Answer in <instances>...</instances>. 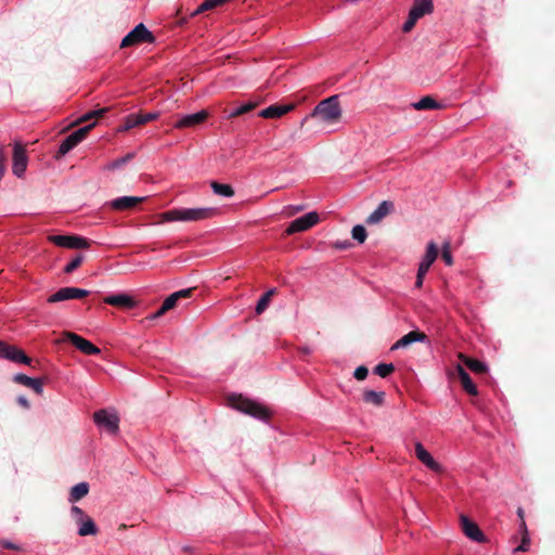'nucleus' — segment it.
I'll return each instance as SVG.
<instances>
[{"label": "nucleus", "mask_w": 555, "mask_h": 555, "mask_svg": "<svg viewBox=\"0 0 555 555\" xmlns=\"http://www.w3.org/2000/svg\"><path fill=\"white\" fill-rule=\"evenodd\" d=\"M109 111L108 107H103L94 111H90L83 114L75 124H85L90 121L91 119H99L105 116V114Z\"/></svg>", "instance_id": "nucleus-34"}, {"label": "nucleus", "mask_w": 555, "mask_h": 555, "mask_svg": "<svg viewBox=\"0 0 555 555\" xmlns=\"http://www.w3.org/2000/svg\"><path fill=\"white\" fill-rule=\"evenodd\" d=\"M276 293L275 288L269 289L267 293H264L261 298L258 300L257 306L255 308L256 314H261L264 312V310L268 308L272 296H274Z\"/></svg>", "instance_id": "nucleus-33"}, {"label": "nucleus", "mask_w": 555, "mask_h": 555, "mask_svg": "<svg viewBox=\"0 0 555 555\" xmlns=\"http://www.w3.org/2000/svg\"><path fill=\"white\" fill-rule=\"evenodd\" d=\"M89 493V483L88 482H79L75 485L68 495V501L70 503H76L82 498H85Z\"/></svg>", "instance_id": "nucleus-29"}, {"label": "nucleus", "mask_w": 555, "mask_h": 555, "mask_svg": "<svg viewBox=\"0 0 555 555\" xmlns=\"http://www.w3.org/2000/svg\"><path fill=\"white\" fill-rule=\"evenodd\" d=\"M159 117V113L151 112V113H139V114H130L125 120L124 125L120 127V131H127L134 127L145 125L150 121H153Z\"/></svg>", "instance_id": "nucleus-12"}, {"label": "nucleus", "mask_w": 555, "mask_h": 555, "mask_svg": "<svg viewBox=\"0 0 555 555\" xmlns=\"http://www.w3.org/2000/svg\"><path fill=\"white\" fill-rule=\"evenodd\" d=\"M218 215L219 209L215 207L179 208L164 212L163 218L165 221H201Z\"/></svg>", "instance_id": "nucleus-2"}, {"label": "nucleus", "mask_w": 555, "mask_h": 555, "mask_svg": "<svg viewBox=\"0 0 555 555\" xmlns=\"http://www.w3.org/2000/svg\"><path fill=\"white\" fill-rule=\"evenodd\" d=\"M395 371V366L392 363H379L375 366L374 373L380 376L382 378H386Z\"/></svg>", "instance_id": "nucleus-37"}, {"label": "nucleus", "mask_w": 555, "mask_h": 555, "mask_svg": "<svg viewBox=\"0 0 555 555\" xmlns=\"http://www.w3.org/2000/svg\"><path fill=\"white\" fill-rule=\"evenodd\" d=\"M393 208V204L388 201H384L379 206L366 218V223L376 224L382 221L386 216L390 214Z\"/></svg>", "instance_id": "nucleus-22"}, {"label": "nucleus", "mask_w": 555, "mask_h": 555, "mask_svg": "<svg viewBox=\"0 0 555 555\" xmlns=\"http://www.w3.org/2000/svg\"><path fill=\"white\" fill-rule=\"evenodd\" d=\"M95 126V121L89 124L82 128L70 133L67 138H65L59 146L56 152V158H61L66 155L70 150L77 146L90 132V130Z\"/></svg>", "instance_id": "nucleus-5"}, {"label": "nucleus", "mask_w": 555, "mask_h": 555, "mask_svg": "<svg viewBox=\"0 0 555 555\" xmlns=\"http://www.w3.org/2000/svg\"><path fill=\"white\" fill-rule=\"evenodd\" d=\"M103 301L106 305L125 310H131L138 307V301L132 296L125 293L106 296Z\"/></svg>", "instance_id": "nucleus-14"}, {"label": "nucleus", "mask_w": 555, "mask_h": 555, "mask_svg": "<svg viewBox=\"0 0 555 555\" xmlns=\"http://www.w3.org/2000/svg\"><path fill=\"white\" fill-rule=\"evenodd\" d=\"M462 529L467 538L476 542H485L486 537L479 529L476 522L468 519L466 516H461Z\"/></svg>", "instance_id": "nucleus-19"}, {"label": "nucleus", "mask_w": 555, "mask_h": 555, "mask_svg": "<svg viewBox=\"0 0 555 555\" xmlns=\"http://www.w3.org/2000/svg\"><path fill=\"white\" fill-rule=\"evenodd\" d=\"M230 0H205L196 10H194L190 16L194 17L201 13H204L206 11L216 9L218 7L223 5L224 3L229 2Z\"/></svg>", "instance_id": "nucleus-31"}, {"label": "nucleus", "mask_w": 555, "mask_h": 555, "mask_svg": "<svg viewBox=\"0 0 555 555\" xmlns=\"http://www.w3.org/2000/svg\"><path fill=\"white\" fill-rule=\"evenodd\" d=\"M70 514H72L75 522L77 521V519L85 518L88 516L79 506H76V505L72 506Z\"/></svg>", "instance_id": "nucleus-46"}, {"label": "nucleus", "mask_w": 555, "mask_h": 555, "mask_svg": "<svg viewBox=\"0 0 555 555\" xmlns=\"http://www.w3.org/2000/svg\"><path fill=\"white\" fill-rule=\"evenodd\" d=\"M414 109L416 111H426V109H437L441 107V104H439L435 99L427 95L422 98L418 102H415L412 104Z\"/></svg>", "instance_id": "nucleus-32"}, {"label": "nucleus", "mask_w": 555, "mask_h": 555, "mask_svg": "<svg viewBox=\"0 0 555 555\" xmlns=\"http://www.w3.org/2000/svg\"><path fill=\"white\" fill-rule=\"evenodd\" d=\"M145 201V197H137V196H122L113 199L109 203V206L118 211L129 210L134 208L138 204H141Z\"/></svg>", "instance_id": "nucleus-20"}, {"label": "nucleus", "mask_w": 555, "mask_h": 555, "mask_svg": "<svg viewBox=\"0 0 555 555\" xmlns=\"http://www.w3.org/2000/svg\"><path fill=\"white\" fill-rule=\"evenodd\" d=\"M427 339V335L420 331H411L404 336H402L400 339H398L391 347V350L400 349V348H406L411 344L420 341L423 343Z\"/></svg>", "instance_id": "nucleus-21"}, {"label": "nucleus", "mask_w": 555, "mask_h": 555, "mask_svg": "<svg viewBox=\"0 0 555 555\" xmlns=\"http://www.w3.org/2000/svg\"><path fill=\"white\" fill-rule=\"evenodd\" d=\"M456 372L462 384L463 389L470 396H477L478 389L476 385L473 383L469 374L465 371L462 365L456 366Z\"/></svg>", "instance_id": "nucleus-24"}, {"label": "nucleus", "mask_w": 555, "mask_h": 555, "mask_svg": "<svg viewBox=\"0 0 555 555\" xmlns=\"http://www.w3.org/2000/svg\"><path fill=\"white\" fill-rule=\"evenodd\" d=\"M341 115L339 96L332 95L319 102L313 111L301 120L300 127H304L309 118H320L326 124H335L340 120Z\"/></svg>", "instance_id": "nucleus-1"}, {"label": "nucleus", "mask_w": 555, "mask_h": 555, "mask_svg": "<svg viewBox=\"0 0 555 555\" xmlns=\"http://www.w3.org/2000/svg\"><path fill=\"white\" fill-rule=\"evenodd\" d=\"M459 359L465 366L476 374H485L488 371L487 365L479 360L469 358L463 353L459 354Z\"/></svg>", "instance_id": "nucleus-26"}, {"label": "nucleus", "mask_w": 555, "mask_h": 555, "mask_svg": "<svg viewBox=\"0 0 555 555\" xmlns=\"http://www.w3.org/2000/svg\"><path fill=\"white\" fill-rule=\"evenodd\" d=\"M351 235L353 240L358 241L361 244L364 243L367 237L366 230L361 224H357L352 228Z\"/></svg>", "instance_id": "nucleus-40"}, {"label": "nucleus", "mask_w": 555, "mask_h": 555, "mask_svg": "<svg viewBox=\"0 0 555 555\" xmlns=\"http://www.w3.org/2000/svg\"><path fill=\"white\" fill-rule=\"evenodd\" d=\"M438 257V246L435 242H429L427 245L426 254L424 255L417 270L415 287L421 288L423 281L428 272L430 266L435 262Z\"/></svg>", "instance_id": "nucleus-6"}, {"label": "nucleus", "mask_w": 555, "mask_h": 555, "mask_svg": "<svg viewBox=\"0 0 555 555\" xmlns=\"http://www.w3.org/2000/svg\"><path fill=\"white\" fill-rule=\"evenodd\" d=\"M288 209H289L288 215L293 216V215L301 211L304 209V206H289Z\"/></svg>", "instance_id": "nucleus-49"}, {"label": "nucleus", "mask_w": 555, "mask_h": 555, "mask_svg": "<svg viewBox=\"0 0 555 555\" xmlns=\"http://www.w3.org/2000/svg\"><path fill=\"white\" fill-rule=\"evenodd\" d=\"M208 116H209L208 112L205 109H202L195 114H190V115H185V116L181 117L180 119H178L175 122L173 127L177 129L194 128V127L203 124L204 121H206Z\"/></svg>", "instance_id": "nucleus-16"}, {"label": "nucleus", "mask_w": 555, "mask_h": 555, "mask_svg": "<svg viewBox=\"0 0 555 555\" xmlns=\"http://www.w3.org/2000/svg\"><path fill=\"white\" fill-rule=\"evenodd\" d=\"M442 260L446 262L447 266L453 264V258L450 250V243L447 242L442 246V254H441Z\"/></svg>", "instance_id": "nucleus-42"}, {"label": "nucleus", "mask_w": 555, "mask_h": 555, "mask_svg": "<svg viewBox=\"0 0 555 555\" xmlns=\"http://www.w3.org/2000/svg\"><path fill=\"white\" fill-rule=\"evenodd\" d=\"M415 455L425 466L436 473H442V466L435 461L431 454L424 448L421 442L415 443Z\"/></svg>", "instance_id": "nucleus-18"}, {"label": "nucleus", "mask_w": 555, "mask_h": 555, "mask_svg": "<svg viewBox=\"0 0 555 555\" xmlns=\"http://www.w3.org/2000/svg\"><path fill=\"white\" fill-rule=\"evenodd\" d=\"M17 402L20 405H22L25 409L29 408V401L25 397H18Z\"/></svg>", "instance_id": "nucleus-50"}, {"label": "nucleus", "mask_w": 555, "mask_h": 555, "mask_svg": "<svg viewBox=\"0 0 555 555\" xmlns=\"http://www.w3.org/2000/svg\"><path fill=\"white\" fill-rule=\"evenodd\" d=\"M194 291H195V288H186V289H181V291L175 292V294H177V298H178V300H180V299H184V298H190Z\"/></svg>", "instance_id": "nucleus-47"}, {"label": "nucleus", "mask_w": 555, "mask_h": 555, "mask_svg": "<svg viewBox=\"0 0 555 555\" xmlns=\"http://www.w3.org/2000/svg\"><path fill=\"white\" fill-rule=\"evenodd\" d=\"M7 547L12 548V550H15V548H16V547H15L13 544H11V543H8V544H7Z\"/></svg>", "instance_id": "nucleus-53"}, {"label": "nucleus", "mask_w": 555, "mask_h": 555, "mask_svg": "<svg viewBox=\"0 0 555 555\" xmlns=\"http://www.w3.org/2000/svg\"><path fill=\"white\" fill-rule=\"evenodd\" d=\"M83 260H85V255L77 254L73 258V260L65 266L64 272L67 274L73 273L75 270H77L81 266Z\"/></svg>", "instance_id": "nucleus-38"}, {"label": "nucleus", "mask_w": 555, "mask_h": 555, "mask_svg": "<svg viewBox=\"0 0 555 555\" xmlns=\"http://www.w3.org/2000/svg\"><path fill=\"white\" fill-rule=\"evenodd\" d=\"M5 163H7V155L4 152V146L0 144V180L2 179V177L5 172Z\"/></svg>", "instance_id": "nucleus-45"}, {"label": "nucleus", "mask_w": 555, "mask_h": 555, "mask_svg": "<svg viewBox=\"0 0 555 555\" xmlns=\"http://www.w3.org/2000/svg\"><path fill=\"white\" fill-rule=\"evenodd\" d=\"M258 103L256 102H248L246 104H243L241 106H238L237 108L233 109L230 114H229V118H236L241 115H244V114H247L249 112H251L253 109H255L257 107Z\"/></svg>", "instance_id": "nucleus-36"}, {"label": "nucleus", "mask_w": 555, "mask_h": 555, "mask_svg": "<svg viewBox=\"0 0 555 555\" xmlns=\"http://www.w3.org/2000/svg\"><path fill=\"white\" fill-rule=\"evenodd\" d=\"M156 40L152 31L144 24H138L128 33L120 42V49L139 46L141 43H154Z\"/></svg>", "instance_id": "nucleus-4"}, {"label": "nucleus", "mask_w": 555, "mask_h": 555, "mask_svg": "<svg viewBox=\"0 0 555 555\" xmlns=\"http://www.w3.org/2000/svg\"><path fill=\"white\" fill-rule=\"evenodd\" d=\"M420 18H422V17L410 10L408 20L404 22V24L402 26V31L410 33Z\"/></svg>", "instance_id": "nucleus-41"}, {"label": "nucleus", "mask_w": 555, "mask_h": 555, "mask_svg": "<svg viewBox=\"0 0 555 555\" xmlns=\"http://www.w3.org/2000/svg\"><path fill=\"white\" fill-rule=\"evenodd\" d=\"M185 22H186V20H185V18H182L179 23H180V24H183V23H185Z\"/></svg>", "instance_id": "nucleus-54"}, {"label": "nucleus", "mask_w": 555, "mask_h": 555, "mask_svg": "<svg viewBox=\"0 0 555 555\" xmlns=\"http://www.w3.org/2000/svg\"><path fill=\"white\" fill-rule=\"evenodd\" d=\"M386 393L384 391L364 390L362 399L365 403L374 406H382L385 403Z\"/></svg>", "instance_id": "nucleus-28"}, {"label": "nucleus", "mask_w": 555, "mask_h": 555, "mask_svg": "<svg viewBox=\"0 0 555 555\" xmlns=\"http://www.w3.org/2000/svg\"><path fill=\"white\" fill-rule=\"evenodd\" d=\"M48 240L60 247L73 249H86L91 245V241L79 235H50Z\"/></svg>", "instance_id": "nucleus-7"}, {"label": "nucleus", "mask_w": 555, "mask_h": 555, "mask_svg": "<svg viewBox=\"0 0 555 555\" xmlns=\"http://www.w3.org/2000/svg\"><path fill=\"white\" fill-rule=\"evenodd\" d=\"M63 339L61 341H68L75 346L82 353L88 356L99 354L101 350L94 346L91 341L72 332H64Z\"/></svg>", "instance_id": "nucleus-9"}, {"label": "nucleus", "mask_w": 555, "mask_h": 555, "mask_svg": "<svg viewBox=\"0 0 555 555\" xmlns=\"http://www.w3.org/2000/svg\"><path fill=\"white\" fill-rule=\"evenodd\" d=\"M0 358L29 365L31 359L22 349L0 340Z\"/></svg>", "instance_id": "nucleus-11"}, {"label": "nucleus", "mask_w": 555, "mask_h": 555, "mask_svg": "<svg viewBox=\"0 0 555 555\" xmlns=\"http://www.w3.org/2000/svg\"><path fill=\"white\" fill-rule=\"evenodd\" d=\"M214 192L218 195L231 197L234 195V190L230 184H222L216 181L211 182Z\"/></svg>", "instance_id": "nucleus-35"}, {"label": "nucleus", "mask_w": 555, "mask_h": 555, "mask_svg": "<svg viewBox=\"0 0 555 555\" xmlns=\"http://www.w3.org/2000/svg\"><path fill=\"white\" fill-rule=\"evenodd\" d=\"M89 295L86 289L77 287H63L48 298V302H59L68 299H80Z\"/></svg>", "instance_id": "nucleus-13"}, {"label": "nucleus", "mask_w": 555, "mask_h": 555, "mask_svg": "<svg viewBox=\"0 0 555 555\" xmlns=\"http://www.w3.org/2000/svg\"><path fill=\"white\" fill-rule=\"evenodd\" d=\"M76 525L78 526V534L80 537L95 535L99 532L95 522L90 516L77 519Z\"/></svg>", "instance_id": "nucleus-23"}, {"label": "nucleus", "mask_w": 555, "mask_h": 555, "mask_svg": "<svg viewBox=\"0 0 555 555\" xmlns=\"http://www.w3.org/2000/svg\"><path fill=\"white\" fill-rule=\"evenodd\" d=\"M530 546L529 533L521 537V543L514 550V552H527Z\"/></svg>", "instance_id": "nucleus-43"}, {"label": "nucleus", "mask_w": 555, "mask_h": 555, "mask_svg": "<svg viewBox=\"0 0 555 555\" xmlns=\"http://www.w3.org/2000/svg\"><path fill=\"white\" fill-rule=\"evenodd\" d=\"M320 221L319 215L315 211H311L293 220L287 229L285 230L287 235L295 234L297 232H304L315 225Z\"/></svg>", "instance_id": "nucleus-8"}, {"label": "nucleus", "mask_w": 555, "mask_h": 555, "mask_svg": "<svg viewBox=\"0 0 555 555\" xmlns=\"http://www.w3.org/2000/svg\"><path fill=\"white\" fill-rule=\"evenodd\" d=\"M519 529H520L521 535L529 533L525 520L520 521Z\"/></svg>", "instance_id": "nucleus-51"}, {"label": "nucleus", "mask_w": 555, "mask_h": 555, "mask_svg": "<svg viewBox=\"0 0 555 555\" xmlns=\"http://www.w3.org/2000/svg\"><path fill=\"white\" fill-rule=\"evenodd\" d=\"M296 107L295 103L288 104H273L258 113L259 117L262 118H281L282 116L291 113Z\"/></svg>", "instance_id": "nucleus-17"}, {"label": "nucleus", "mask_w": 555, "mask_h": 555, "mask_svg": "<svg viewBox=\"0 0 555 555\" xmlns=\"http://www.w3.org/2000/svg\"><path fill=\"white\" fill-rule=\"evenodd\" d=\"M367 374H369V370H367V367H366V366H364V365H360V366H358V367L356 369V371H354V373H353V376H354V378H356V379H358V380H363V379H365V378H366Z\"/></svg>", "instance_id": "nucleus-44"}, {"label": "nucleus", "mask_w": 555, "mask_h": 555, "mask_svg": "<svg viewBox=\"0 0 555 555\" xmlns=\"http://www.w3.org/2000/svg\"><path fill=\"white\" fill-rule=\"evenodd\" d=\"M132 158H133V154H130V153H129V154H127V155H126V156H124V157L117 158V159H115V160H113V162L108 163V164L104 167V169H105V170H109V171L115 170V169H117V168H120V167H121V166H124L125 164H127V163H128L130 159H132Z\"/></svg>", "instance_id": "nucleus-39"}, {"label": "nucleus", "mask_w": 555, "mask_h": 555, "mask_svg": "<svg viewBox=\"0 0 555 555\" xmlns=\"http://www.w3.org/2000/svg\"><path fill=\"white\" fill-rule=\"evenodd\" d=\"M27 168V156L24 146L20 143L14 144L13 151V165L12 170L13 173L21 178Z\"/></svg>", "instance_id": "nucleus-15"}, {"label": "nucleus", "mask_w": 555, "mask_h": 555, "mask_svg": "<svg viewBox=\"0 0 555 555\" xmlns=\"http://www.w3.org/2000/svg\"><path fill=\"white\" fill-rule=\"evenodd\" d=\"M434 9L433 0H413L411 11L416 13L418 16L424 17L425 15L431 14Z\"/></svg>", "instance_id": "nucleus-27"}, {"label": "nucleus", "mask_w": 555, "mask_h": 555, "mask_svg": "<svg viewBox=\"0 0 555 555\" xmlns=\"http://www.w3.org/2000/svg\"><path fill=\"white\" fill-rule=\"evenodd\" d=\"M517 515L520 518V521L525 520V516H524L525 513H524V509L521 507H518Z\"/></svg>", "instance_id": "nucleus-52"}, {"label": "nucleus", "mask_w": 555, "mask_h": 555, "mask_svg": "<svg viewBox=\"0 0 555 555\" xmlns=\"http://www.w3.org/2000/svg\"><path fill=\"white\" fill-rule=\"evenodd\" d=\"M178 298H177V294L172 293L171 295H169L163 302V305L160 306V308L155 312L153 313L150 319L151 320H155V319H158L160 317H163L167 311L173 309L176 306H177V302H178Z\"/></svg>", "instance_id": "nucleus-30"}, {"label": "nucleus", "mask_w": 555, "mask_h": 555, "mask_svg": "<svg viewBox=\"0 0 555 555\" xmlns=\"http://www.w3.org/2000/svg\"><path fill=\"white\" fill-rule=\"evenodd\" d=\"M13 379L17 384L31 388L38 395L42 393L43 384L38 378H31L25 374H16Z\"/></svg>", "instance_id": "nucleus-25"}, {"label": "nucleus", "mask_w": 555, "mask_h": 555, "mask_svg": "<svg viewBox=\"0 0 555 555\" xmlns=\"http://www.w3.org/2000/svg\"><path fill=\"white\" fill-rule=\"evenodd\" d=\"M350 246H351V243L349 241L336 242L334 244V247L339 248V249H346Z\"/></svg>", "instance_id": "nucleus-48"}, {"label": "nucleus", "mask_w": 555, "mask_h": 555, "mask_svg": "<svg viewBox=\"0 0 555 555\" xmlns=\"http://www.w3.org/2000/svg\"><path fill=\"white\" fill-rule=\"evenodd\" d=\"M94 423L104 427L108 433L116 434L119 429V417L116 413H108L105 409L93 414Z\"/></svg>", "instance_id": "nucleus-10"}, {"label": "nucleus", "mask_w": 555, "mask_h": 555, "mask_svg": "<svg viewBox=\"0 0 555 555\" xmlns=\"http://www.w3.org/2000/svg\"><path fill=\"white\" fill-rule=\"evenodd\" d=\"M230 405L234 409L250 415L260 421H268L271 417L270 410L256 401L244 398L242 395H233L229 398Z\"/></svg>", "instance_id": "nucleus-3"}]
</instances>
